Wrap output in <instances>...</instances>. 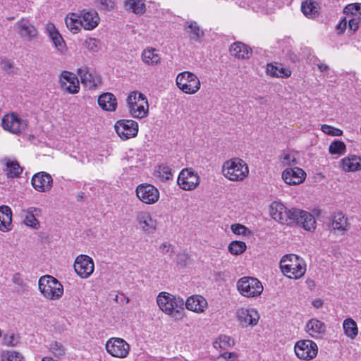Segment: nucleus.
<instances>
[{"mask_svg": "<svg viewBox=\"0 0 361 361\" xmlns=\"http://www.w3.org/2000/svg\"><path fill=\"white\" fill-rule=\"evenodd\" d=\"M177 183L184 190H192L197 187L200 178L192 169H184L178 175Z\"/></svg>", "mask_w": 361, "mask_h": 361, "instance_id": "nucleus-12", "label": "nucleus"}, {"mask_svg": "<svg viewBox=\"0 0 361 361\" xmlns=\"http://www.w3.org/2000/svg\"><path fill=\"white\" fill-rule=\"evenodd\" d=\"M137 221L141 225L144 231L153 233L156 230V221L146 212H139L136 215Z\"/></svg>", "mask_w": 361, "mask_h": 361, "instance_id": "nucleus-21", "label": "nucleus"}, {"mask_svg": "<svg viewBox=\"0 0 361 361\" xmlns=\"http://www.w3.org/2000/svg\"><path fill=\"white\" fill-rule=\"evenodd\" d=\"M51 350L57 357H62L65 354V348L61 343L57 341H55L51 345Z\"/></svg>", "mask_w": 361, "mask_h": 361, "instance_id": "nucleus-46", "label": "nucleus"}, {"mask_svg": "<svg viewBox=\"0 0 361 361\" xmlns=\"http://www.w3.org/2000/svg\"><path fill=\"white\" fill-rule=\"evenodd\" d=\"M318 68L320 70V71H322V72L329 70V66L324 63L319 64Z\"/></svg>", "mask_w": 361, "mask_h": 361, "instance_id": "nucleus-63", "label": "nucleus"}, {"mask_svg": "<svg viewBox=\"0 0 361 361\" xmlns=\"http://www.w3.org/2000/svg\"><path fill=\"white\" fill-rule=\"evenodd\" d=\"M361 6H359L358 4H348L345 8H343V13L346 15H353L354 16V11L356 10L358 7V8H360Z\"/></svg>", "mask_w": 361, "mask_h": 361, "instance_id": "nucleus-55", "label": "nucleus"}, {"mask_svg": "<svg viewBox=\"0 0 361 361\" xmlns=\"http://www.w3.org/2000/svg\"><path fill=\"white\" fill-rule=\"evenodd\" d=\"M160 309L176 320L181 319L183 317L184 301L180 297L171 295L166 292L160 293L157 298Z\"/></svg>", "mask_w": 361, "mask_h": 361, "instance_id": "nucleus-2", "label": "nucleus"}, {"mask_svg": "<svg viewBox=\"0 0 361 361\" xmlns=\"http://www.w3.org/2000/svg\"><path fill=\"white\" fill-rule=\"evenodd\" d=\"M18 33L22 38L31 40L37 36L36 28L30 24L28 20L22 18L16 23Z\"/></svg>", "mask_w": 361, "mask_h": 361, "instance_id": "nucleus-19", "label": "nucleus"}, {"mask_svg": "<svg viewBox=\"0 0 361 361\" xmlns=\"http://www.w3.org/2000/svg\"><path fill=\"white\" fill-rule=\"evenodd\" d=\"M107 352L116 357H125L129 352V345L120 338H111L106 343Z\"/></svg>", "mask_w": 361, "mask_h": 361, "instance_id": "nucleus-14", "label": "nucleus"}, {"mask_svg": "<svg viewBox=\"0 0 361 361\" xmlns=\"http://www.w3.org/2000/svg\"><path fill=\"white\" fill-rule=\"evenodd\" d=\"M236 317L243 327L257 325L259 319L258 312L254 309H239L236 312Z\"/></svg>", "mask_w": 361, "mask_h": 361, "instance_id": "nucleus-16", "label": "nucleus"}, {"mask_svg": "<svg viewBox=\"0 0 361 361\" xmlns=\"http://www.w3.org/2000/svg\"><path fill=\"white\" fill-rule=\"evenodd\" d=\"M359 19L357 18H353L348 21L349 30L355 32L359 27Z\"/></svg>", "mask_w": 361, "mask_h": 361, "instance_id": "nucleus-54", "label": "nucleus"}, {"mask_svg": "<svg viewBox=\"0 0 361 361\" xmlns=\"http://www.w3.org/2000/svg\"><path fill=\"white\" fill-rule=\"evenodd\" d=\"M321 129L323 133L331 136H341L343 134V131L341 129L326 124L322 125Z\"/></svg>", "mask_w": 361, "mask_h": 361, "instance_id": "nucleus-44", "label": "nucleus"}, {"mask_svg": "<svg viewBox=\"0 0 361 361\" xmlns=\"http://www.w3.org/2000/svg\"><path fill=\"white\" fill-rule=\"evenodd\" d=\"M346 146L343 141L334 140L329 147V153L331 154H343L345 152Z\"/></svg>", "mask_w": 361, "mask_h": 361, "instance_id": "nucleus-39", "label": "nucleus"}, {"mask_svg": "<svg viewBox=\"0 0 361 361\" xmlns=\"http://www.w3.org/2000/svg\"><path fill=\"white\" fill-rule=\"evenodd\" d=\"M305 172L298 167L286 169L282 173V178L288 185L300 184L305 180Z\"/></svg>", "mask_w": 361, "mask_h": 361, "instance_id": "nucleus-18", "label": "nucleus"}, {"mask_svg": "<svg viewBox=\"0 0 361 361\" xmlns=\"http://www.w3.org/2000/svg\"><path fill=\"white\" fill-rule=\"evenodd\" d=\"M331 227L333 230H337L342 234L348 231L349 224L348 219L345 218L344 215L340 212L334 214L331 217Z\"/></svg>", "mask_w": 361, "mask_h": 361, "instance_id": "nucleus-27", "label": "nucleus"}, {"mask_svg": "<svg viewBox=\"0 0 361 361\" xmlns=\"http://www.w3.org/2000/svg\"><path fill=\"white\" fill-rule=\"evenodd\" d=\"M137 92L133 91L127 97L126 102L129 109H131L134 105H137Z\"/></svg>", "mask_w": 361, "mask_h": 361, "instance_id": "nucleus-53", "label": "nucleus"}, {"mask_svg": "<svg viewBox=\"0 0 361 361\" xmlns=\"http://www.w3.org/2000/svg\"><path fill=\"white\" fill-rule=\"evenodd\" d=\"M61 88L71 94H75L79 90V81L77 76L69 71H62L59 80Z\"/></svg>", "mask_w": 361, "mask_h": 361, "instance_id": "nucleus-15", "label": "nucleus"}, {"mask_svg": "<svg viewBox=\"0 0 361 361\" xmlns=\"http://www.w3.org/2000/svg\"><path fill=\"white\" fill-rule=\"evenodd\" d=\"M294 350L298 358L309 360L317 356L318 348L311 340H300L295 343Z\"/></svg>", "mask_w": 361, "mask_h": 361, "instance_id": "nucleus-10", "label": "nucleus"}, {"mask_svg": "<svg viewBox=\"0 0 361 361\" xmlns=\"http://www.w3.org/2000/svg\"><path fill=\"white\" fill-rule=\"evenodd\" d=\"M231 228L233 233L238 235H245L247 233H250L249 229L246 226L240 224H233Z\"/></svg>", "mask_w": 361, "mask_h": 361, "instance_id": "nucleus-48", "label": "nucleus"}, {"mask_svg": "<svg viewBox=\"0 0 361 361\" xmlns=\"http://www.w3.org/2000/svg\"><path fill=\"white\" fill-rule=\"evenodd\" d=\"M216 361H228V360H227L224 353H222L216 357Z\"/></svg>", "mask_w": 361, "mask_h": 361, "instance_id": "nucleus-64", "label": "nucleus"}, {"mask_svg": "<svg viewBox=\"0 0 361 361\" xmlns=\"http://www.w3.org/2000/svg\"><path fill=\"white\" fill-rule=\"evenodd\" d=\"M28 122L25 119H22L16 114L5 115L1 119V126L3 128L10 133L19 135L25 130Z\"/></svg>", "mask_w": 361, "mask_h": 361, "instance_id": "nucleus-8", "label": "nucleus"}, {"mask_svg": "<svg viewBox=\"0 0 361 361\" xmlns=\"http://www.w3.org/2000/svg\"><path fill=\"white\" fill-rule=\"evenodd\" d=\"M24 223L27 226H30L35 229H37L39 227V221L35 216L34 214H32V213H30V214H29L27 212L26 213V215H25V217L24 219Z\"/></svg>", "mask_w": 361, "mask_h": 361, "instance_id": "nucleus-45", "label": "nucleus"}, {"mask_svg": "<svg viewBox=\"0 0 361 361\" xmlns=\"http://www.w3.org/2000/svg\"><path fill=\"white\" fill-rule=\"evenodd\" d=\"M46 30L55 47L59 51L63 53L66 50V43L55 25L51 23H48L46 26Z\"/></svg>", "mask_w": 361, "mask_h": 361, "instance_id": "nucleus-20", "label": "nucleus"}, {"mask_svg": "<svg viewBox=\"0 0 361 361\" xmlns=\"http://www.w3.org/2000/svg\"><path fill=\"white\" fill-rule=\"evenodd\" d=\"M99 106L104 111H114L117 107L116 97L110 92L102 94L97 99Z\"/></svg>", "mask_w": 361, "mask_h": 361, "instance_id": "nucleus-24", "label": "nucleus"}, {"mask_svg": "<svg viewBox=\"0 0 361 361\" xmlns=\"http://www.w3.org/2000/svg\"><path fill=\"white\" fill-rule=\"evenodd\" d=\"M136 195L142 202L152 204L157 202L159 198L158 189L151 184H140L135 190Z\"/></svg>", "mask_w": 361, "mask_h": 361, "instance_id": "nucleus-11", "label": "nucleus"}, {"mask_svg": "<svg viewBox=\"0 0 361 361\" xmlns=\"http://www.w3.org/2000/svg\"><path fill=\"white\" fill-rule=\"evenodd\" d=\"M126 8L135 14L142 15L145 11V4L142 0H127L125 2Z\"/></svg>", "mask_w": 361, "mask_h": 361, "instance_id": "nucleus-31", "label": "nucleus"}, {"mask_svg": "<svg viewBox=\"0 0 361 361\" xmlns=\"http://www.w3.org/2000/svg\"><path fill=\"white\" fill-rule=\"evenodd\" d=\"M219 346L221 348H226L227 347H231L234 345V341L229 336L226 335H221L219 338Z\"/></svg>", "mask_w": 361, "mask_h": 361, "instance_id": "nucleus-47", "label": "nucleus"}, {"mask_svg": "<svg viewBox=\"0 0 361 361\" xmlns=\"http://www.w3.org/2000/svg\"><path fill=\"white\" fill-rule=\"evenodd\" d=\"M31 182L35 190L39 192H47L51 188L53 179L50 174L40 172L32 176Z\"/></svg>", "mask_w": 361, "mask_h": 361, "instance_id": "nucleus-17", "label": "nucleus"}, {"mask_svg": "<svg viewBox=\"0 0 361 361\" xmlns=\"http://www.w3.org/2000/svg\"><path fill=\"white\" fill-rule=\"evenodd\" d=\"M360 157L352 155L342 159L343 168L346 171H356L361 169Z\"/></svg>", "mask_w": 361, "mask_h": 361, "instance_id": "nucleus-29", "label": "nucleus"}, {"mask_svg": "<svg viewBox=\"0 0 361 361\" xmlns=\"http://www.w3.org/2000/svg\"><path fill=\"white\" fill-rule=\"evenodd\" d=\"M38 286L44 297L49 300H58L63 293L62 284L56 278L50 275L40 277Z\"/></svg>", "mask_w": 361, "mask_h": 361, "instance_id": "nucleus-4", "label": "nucleus"}, {"mask_svg": "<svg viewBox=\"0 0 361 361\" xmlns=\"http://www.w3.org/2000/svg\"><path fill=\"white\" fill-rule=\"evenodd\" d=\"M189 259V256L188 254L183 252V253H178L177 255V259L176 262L177 264L179 265L182 268H185L187 266V262Z\"/></svg>", "mask_w": 361, "mask_h": 361, "instance_id": "nucleus-51", "label": "nucleus"}, {"mask_svg": "<svg viewBox=\"0 0 361 361\" xmlns=\"http://www.w3.org/2000/svg\"><path fill=\"white\" fill-rule=\"evenodd\" d=\"M100 9L109 11L114 8V2L112 0H95Z\"/></svg>", "mask_w": 361, "mask_h": 361, "instance_id": "nucleus-49", "label": "nucleus"}, {"mask_svg": "<svg viewBox=\"0 0 361 361\" xmlns=\"http://www.w3.org/2000/svg\"><path fill=\"white\" fill-rule=\"evenodd\" d=\"M246 248L247 246L245 243L238 240L232 241L228 247V251L234 255H238L243 253L246 250Z\"/></svg>", "mask_w": 361, "mask_h": 361, "instance_id": "nucleus-38", "label": "nucleus"}, {"mask_svg": "<svg viewBox=\"0 0 361 361\" xmlns=\"http://www.w3.org/2000/svg\"><path fill=\"white\" fill-rule=\"evenodd\" d=\"M312 304L315 308H319L322 307L324 301L322 299H316L312 302Z\"/></svg>", "mask_w": 361, "mask_h": 361, "instance_id": "nucleus-60", "label": "nucleus"}, {"mask_svg": "<svg viewBox=\"0 0 361 361\" xmlns=\"http://www.w3.org/2000/svg\"><path fill=\"white\" fill-rule=\"evenodd\" d=\"M67 27L73 33H77L80 30L81 21L77 18L71 17L66 20Z\"/></svg>", "mask_w": 361, "mask_h": 361, "instance_id": "nucleus-43", "label": "nucleus"}, {"mask_svg": "<svg viewBox=\"0 0 361 361\" xmlns=\"http://www.w3.org/2000/svg\"><path fill=\"white\" fill-rule=\"evenodd\" d=\"M80 19L81 25L85 30H91L96 27L99 22V17L97 11H82Z\"/></svg>", "mask_w": 361, "mask_h": 361, "instance_id": "nucleus-23", "label": "nucleus"}, {"mask_svg": "<svg viewBox=\"0 0 361 361\" xmlns=\"http://www.w3.org/2000/svg\"><path fill=\"white\" fill-rule=\"evenodd\" d=\"M267 73L271 77L276 78H288L291 74L289 69L274 66L272 63L267 64Z\"/></svg>", "mask_w": 361, "mask_h": 361, "instance_id": "nucleus-30", "label": "nucleus"}, {"mask_svg": "<svg viewBox=\"0 0 361 361\" xmlns=\"http://www.w3.org/2000/svg\"><path fill=\"white\" fill-rule=\"evenodd\" d=\"M185 305L188 310L195 312H202L207 305V302L201 295L190 296L185 301Z\"/></svg>", "mask_w": 361, "mask_h": 361, "instance_id": "nucleus-22", "label": "nucleus"}, {"mask_svg": "<svg viewBox=\"0 0 361 361\" xmlns=\"http://www.w3.org/2000/svg\"><path fill=\"white\" fill-rule=\"evenodd\" d=\"M6 175L8 178L18 177L23 171V168L19 165L17 161L7 160Z\"/></svg>", "mask_w": 361, "mask_h": 361, "instance_id": "nucleus-34", "label": "nucleus"}, {"mask_svg": "<svg viewBox=\"0 0 361 361\" xmlns=\"http://www.w3.org/2000/svg\"><path fill=\"white\" fill-rule=\"evenodd\" d=\"M137 102H140V100L142 101L144 103L146 104L147 107H148L147 99L146 97L142 93H140V92L138 93V97H137Z\"/></svg>", "mask_w": 361, "mask_h": 361, "instance_id": "nucleus-62", "label": "nucleus"}, {"mask_svg": "<svg viewBox=\"0 0 361 361\" xmlns=\"http://www.w3.org/2000/svg\"><path fill=\"white\" fill-rule=\"evenodd\" d=\"M85 46L90 51L97 53L101 49V42L95 38H88L85 41Z\"/></svg>", "mask_w": 361, "mask_h": 361, "instance_id": "nucleus-40", "label": "nucleus"}, {"mask_svg": "<svg viewBox=\"0 0 361 361\" xmlns=\"http://www.w3.org/2000/svg\"><path fill=\"white\" fill-rule=\"evenodd\" d=\"M237 288L245 297L259 296L263 291L262 283L254 277H242L237 282Z\"/></svg>", "mask_w": 361, "mask_h": 361, "instance_id": "nucleus-7", "label": "nucleus"}, {"mask_svg": "<svg viewBox=\"0 0 361 361\" xmlns=\"http://www.w3.org/2000/svg\"><path fill=\"white\" fill-rule=\"evenodd\" d=\"M78 74L81 78V82L91 87H96L101 83V79L99 76L94 75L87 70L79 69Z\"/></svg>", "mask_w": 361, "mask_h": 361, "instance_id": "nucleus-28", "label": "nucleus"}, {"mask_svg": "<svg viewBox=\"0 0 361 361\" xmlns=\"http://www.w3.org/2000/svg\"><path fill=\"white\" fill-rule=\"evenodd\" d=\"M73 267L76 274L82 279L88 278L94 271L93 259L85 255L78 256Z\"/></svg>", "mask_w": 361, "mask_h": 361, "instance_id": "nucleus-13", "label": "nucleus"}, {"mask_svg": "<svg viewBox=\"0 0 361 361\" xmlns=\"http://www.w3.org/2000/svg\"><path fill=\"white\" fill-rule=\"evenodd\" d=\"M224 355H226L227 360L229 361V360H235L236 357H237V354L235 353H228V352H226V353H224Z\"/></svg>", "mask_w": 361, "mask_h": 361, "instance_id": "nucleus-61", "label": "nucleus"}, {"mask_svg": "<svg viewBox=\"0 0 361 361\" xmlns=\"http://www.w3.org/2000/svg\"><path fill=\"white\" fill-rule=\"evenodd\" d=\"M229 51L232 56L242 59H249L252 54L251 48L240 42L233 43Z\"/></svg>", "mask_w": 361, "mask_h": 361, "instance_id": "nucleus-25", "label": "nucleus"}, {"mask_svg": "<svg viewBox=\"0 0 361 361\" xmlns=\"http://www.w3.org/2000/svg\"><path fill=\"white\" fill-rule=\"evenodd\" d=\"M4 340L5 343L9 346H15L18 343V338L13 334L11 335H5Z\"/></svg>", "mask_w": 361, "mask_h": 361, "instance_id": "nucleus-52", "label": "nucleus"}, {"mask_svg": "<svg viewBox=\"0 0 361 361\" xmlns=\"http://www.w3.org/2000/svg\"><path fill=\"white\" fill-rule=\"evenodd\" d=\"M176 82L178 87L186 94H195L200 88V80L196 75L189 71L178 73Z\"/></svg>", "mask_w": 361, "mask_h": 361, "instance_id": "nucleus-6", "label": "nucleus"}, {"mask_svg": "<svg viewBox=\"0 0 361 361\" xmlns=\"http://www.w3.org/2000/svg\"><path fill=\"white\" fill-rule=\"evenodd\" d=\"M318 4L313 1L307 0L302 2L301 11L305 16L315 17L318 14Z\"/></svg>", "mask_w": 361, "mask_h": 361, "instance_id": "nucleus-32", "label": "nucleus"}, {"mask_svg": "<svg viewBox=\"0 0 361 361\" xmlns=\"http://www.w3.org/2000/svg\"><path fill=\"white\" fill-rule=\"evenodd\" d=\"M343 328L345 335L350 338H354L357 335L358 329L357 324L351 318H348L344 320Z\"/></svg>", "mask_w": 361, "mask_h": 361, "instance_id": "nucleus-33", "label": "nucleus"}, {"mask_svg": "<svg viewBox=\"0 0 361 361\" xmlns=\"http://www.w3.org/2000/svg\"><path fill=\"white\" fill-rule=\"evenodd\" d=\"M307 331H312L317 334H324L326 331V325L324 322L317 319H311L306 324Z\"/></svg>", "mask_w": 361, "mask_h": 361, "instance_id": "nucleus-35", "label": "nucleus"}, {"mask_svg": "<svg viewBox=\"0 0 361 361\" xmlns=\"http://www.w3.org/2000/svg\"><path fill=\"white\" fill-rule=\"evenodd\" d=\"M190 29L188 32L190 33V38L195 41H199L200 37L204 36V32L200 30V27L196 22H190L187 26L185 30Z\"/></svg>", "mask_w": 361, "mask_h": 361, "instance_id": "nucleus-37", "label": "nucleus"}, {"mask_svg": "<svg viewBox=\"0 0 361 361\" xmlns=\"http://www.w3.org/2000/svg\"><path fill=\"white\" fill-rule=\"evenodd\" d=\"M114 129L123 140L135 137L138 133V123L133 120L121 119L114 124Z\"/></svg>", "mask_w": 361, "mask_h": 361, "instance_id": "nucleus-9", "label": "nucleus"}, {"mask_svg": "<svg viewBox=\"0 0 361 361\" xmlns=\"http://www.w3.org/2000/svg\"><path fill=\"white\" fill-rule=\"evenodd\" d=\"M159 249L164 254L169 253L170 252V245H168L166 243H162L160 245Z\"/></svg>", "mask_w": 361, "mask_h": 361, "instance_id": "nucleus-59", "label": "nucleus"}, {"mask_svg": "<svg viewBox=\"0 0 361 361\" xmlns=\"http://www.w3.org/2000/svg\"><path fill=\"white\" fill-rule=\"evenodd\" d=\"M1 66L4 71L10 73H13L12 69L13 68L12 63L9 61V60L4 59L1 61Z\"/></svg>", "mask_w": 361, "mask_h": 361, "instance_id": "nucleus-57", "label": "nucleus"}, {"mask_svg": "<svg viewBox=\"0 0 361 361\" xmlns=\"http://www.w3.org/2000/svg\"><path fill=\"white\" fill-rule=\"evenodd\" d=\"M224 175L229 180L239 181L243 180L248 174L247 165L240 159L235 158L224 162Z\"/></svg>", "mask_w": 361, "mask_h": 361, "instance_id": "nucleus-5", "label": "nucleus"}, {"mask_svg": "<svg viewBox=\"0 0 361 361\" xmlns=\"http://www.w3.org/2000/svg\"><path fill=\"white\" fill-rule=\"evenodd\" d=\"M280 268L285 275L292 279H299L306 271L302 259L293 254L286 255L281 258Z\"/></svg>", "mask_w": 361, "mask_h": 361, "instance_id": "nucleus-3", "label": "nucleus"}, {"mask_svg": "<svg viewBox=\"0 0 361 361\" xmlns=\"http://www.w3.org/2000/svg\"><path fill=\"white\" fill-rule=\"evenodd\" d=\"M12 211L8 206L0 207V231H8L11 229Z\"/></svg>", "mask_w": 361, "mask_h": 361, "instance_id": "nucleus-26", "label": "nucleus"}, {"mask_svg": "<svg viewBox=\"0 0 361 361\" xmlns=\"http://www.w3.org/2000/svg\"><path fill=\"white\" fill-rule=\"evenodd\" d=\"M348 26V20L346 18H343L336 26V30L339 35L343 34Z\"/></svg>", "mask_w": 361, "mask_h": 361, "instance_id": "nucleus-56", "label": "nucleus"}, {"mask_svg": "<svg viewBox=\"0 0 361 361\" xmlns=\"http://www.w3.org/2000/svg\"><path fill=\"white\" fill-rule=\"evenodd\" d=\"M154 51L155 49L144 50L142 54V61L147 64H158L160 61V57L158 54H154Z\"/></svg>", "mask_w": 361, "mask_h": 361, "instance_id": "nucleus-36", "label": "nucleus"}, {"mask_svg": "<svg viewBox=\"0 0 361 361\" xmlns=\"http://www.w3.org/2000/svg\"><path fill=\"white\" fill-rule=\"evenodd\" d=\"M27 213L30 214H34L35 216H39L42 213V210L39 208H36V207H30L27 211Z\"/></svg>", "mask_w": 361, "mask_h": 361, "instance_id": "nucleus-58", "label": "nucleus"}, {"mask_svg": "<svg viewBox=\"0 0 361 361\" xmlns=\"http://www.w3.org/2000/svg\"><path fill=\"white\" fill-rule=\"evenodd\" d=\"M270 215L274 220L282 224L301 226L305 230L312 231L315 229L316 221L309 212L298 209L287 208L282 203L273 202L270 205Z\"/></svg>", "mask_w": 361, "mask_h": 361, "instance_id": "nucleus-1", "label": "nucleus"}, {"mask_svg": "<svg viewBox=\"0 0 361 361\" xmlns=\"http://www.w3.org/2000/svg\"><path fill=\"white\" fill-rule=\"evenodd\" d=\"M2 361H23V357L16 351H5L2 353Z\"/></svg>", "mask_w": 361, "mask_h": 361, "instance_id": "nucleus-42", "label": "nucleus"}, {"mask_svg": "<svg viewBox=\"0 0 361 361\" xmlns=\"http://www.w3.org/2000/svg\"><path fill=\"white\" fill-rule=\"evenodd\" d=\"M147 109H148V107H147ZM129 111L131 116L135 118H143L147 114V110H145L142 104L140 105H134Z\"/></svg>", "mask_w": 361, "mask_h": 361, "instance_id": "nucleus-41", "label": "nucleus"}, {"mask_svg": "<svg viewBox=\"0 0 361 361\" xmlns=\"http://www.w3.org/2000/svg\"><path fill=\"white\" fill-rule=\"evenodd\" d=\"M159 173L165 180L171 179L173 176L171 169L166 165L159 166Z\"/></svg>", "mask_w": 361, "mask_h": 361, "instance_id": "nucleus-50", "label": "nucleus"}]
</instances>
